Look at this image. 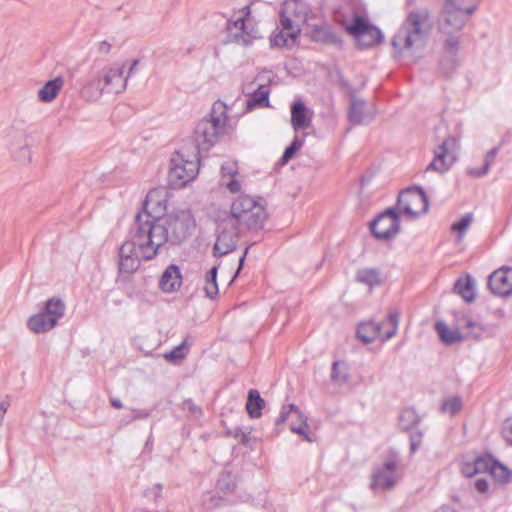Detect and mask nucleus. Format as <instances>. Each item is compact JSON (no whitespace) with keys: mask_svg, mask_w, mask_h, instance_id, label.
Instances as JSON below:
<instances>
[{"mask_svg":"<svg viewBox=\"0 0 512 512\" xmlns=\"http://www.w3.org/2000/svg\"><path fill=\"white\" fill-rule=\"evenodd\" d=\"M124 67V64H114L102 68L96 74L88 75L84 89H95L99 95L103 93L119 94L123 92L127 85V78H124Z\"/></svg>","mask_w":512,"mask_h":512,"instance_id":"obj_6","label":"nucleus"},{"mask_svg":"<svg viewBox=\"0 0 512 512\" xmlns=\"http://www.w3.org/2000/svg\"><path fill=\"white\" fill-rule=\"evenodd\" d=\"M474 487L479 493H486L489 489V483L484 478H478L474 483Z\"/></svg>","mask_w":512,"mask_h":512,"instance_id":"obj_53","label":"nucleus"},{"mask_svg":"<svg viewBox=\"0 0 512 512\" xmlns=\"http://www.w3.org/2000/svg\"><path fill=\"white\" fill-rule=\"evenodd\" d=\"M138 64H139V61H138V60H134V61L131 63L130 67H129V71H128L127 76H124V78H127V79H128V78H129V77L134 73V71L136 70V68H137Z\"/></svg>","mask_w":512,"mask_h":512,"instance_id":"obj_59","label":"nucleus"},{"mask_svg":"<svg viewBox=\"0 0 512 512\" xmlns=\"http://www.w3.org/2000/svg\"><path fill=\"white\" fill-rule=\"evenodd\" d=\"M290 416H295L297 419H302L304 414L294 404L284 405L282 406L279 416L275 421V425L280 426L284 424Z\"/></svg>","mask_w":512,"mask_h":512,"instance_id":"obj_41","label":"nucleus"},{"mask_svg":"<svg viewBox=\"0 0 512 512\" xmlns=\"http://www.w3.org/2000/svg\"><path fill=\"white\" fill-rule=\"evenodd\" d=\"M239 432H240V429H236L235 433H234V437L238 438L239 437Z\"/></svg>","mask_w":512,"mask_h":512,"instance_id":"obj_63","label":"nucleus"},{"mask_svg":"<svg viewBox=\"0 0 512 512\" xmlns=\"http://www.w3.org/2000/svg\"><path fill=\"white\" fill-rule=\"evenodd\" d=\"M499 149H500L499 146H495L492 149H490L485 155L483 166L481 168L469 169V171H468L469 175H471L473 177H477V178L486 175L488 173Z\"/></svg>","mask_w":512,"mask_h":512,"instance_id":"obj_38","label":"nucleus"},{"mask_svg":"<svg viewBox=\"0 0 512 512\" xmlns=\"http://www.w3.org/2000/svg\"><path fill=\"white\" fill-rule=\"evenodd\" d=\"M162 490H163V485L161 483H156L152 488L147 489L145 491L144 495L148 499L157 503L162 499Z\"/></svg>","mask_w":512,"mask_h":512,"instance_id":"obj_49","label":"nucleus"},{"mask_svg":"<svg viewBox=\"0 0 512 512\" xmlns=\"http://www.w3.org/2000/svg\"><path fill=\"white\" fill-rule=\"evenodd\" d=\"M237 167L234 162H226L221 166V180L222 186H225L231 193H237L241 190V184L236 179Z\"/></svg>","mask_w":512,"mask_h":512,"instance_id":"obj_24","label":"nucleus"},{"mask_svg":"<svg viewBox=\"0 0 512 512\" xmlns=\"http://www.w3.org/2000/svg\"><path fill=\"white\" fill-rule=\"evenodd\" d=\"M132 420L147 419L151 416L152 410L132 408Z\"/></svg>","mask_w":512,"mask_h":512,"instance_id":"obj_52","label":"nucleus"},{"mask_svg":"<svg viewBox=\"0 0 512 512\" xmlns=\"http://www.w3.org/2000/svg\"><path fill=\"white\" fill-rule=\"evenodd\" d=\"M456 146V138L449 136L438 145L434 151L433 161L426 167V171L443 173L447 171L455 161L453 150Z\"/></svg>","mask_w":512,"mask_h":512,"instance_id":"obj_14","label":"nucleus"},{"mask_svg":"<svg viewBox=\"0 0 512 512\" xmlns=\"http://www.w3.org/2000/svg\"><path fill=\"white\" fill-rule=\"evenodd\" d=\"M469 15L455 7H448V3L445 2L438 18L439 30L451 37L453 33L460 31L464 27Z\"/></svg>","mask_w":512,"mask_h":512,"instance_id":"obj_13","label":"nucleus"},{"mask_svg":"<svg viewBox=\"0 0 512 512\" xmlns=\"http://www.w3.org/2000/svg\"><path fill=\"white\" fill-rule=\"evenodd\" d=\"M435 330L440 340L446 345L455 344L463 339V336L458 330L449 328L448 325L442 321L435 323Z\"/></svg>","mask_w":512,"mask_h":512,"instance_id":"obj_32","label":"nucleus"},{"mask_svg":"<svg viewBox=\"0 0 512 512\" xmlns=\"http://www.w3.org/2000/svg\"><path fill=\"white\" fill-rule=\"evenodd\" d=\"M298 420L300 421V424L299 425L291 424L290 425V430L293 433H296L298 435L303 436V438L306 441L312 442L313 438L308 433V425H307V418H306V416L304 415V417L302 419H298Z\"/></svg>","mask_w":512,"mask_h":512,"instance_id":"obj_47","label":"nucleus"},{"mask_svg":"<svg viewBox=\"0 0 512 512\" xmlns=\"http://www.w3.org/2000/svg\"><path fill=\"white\" fill-rule=\"evenodd\" d=\"M265 407V401L261 397L259 391L251 389L248 392L246 410L249 416L253 419L259 418L262 415V409Z\"/></svg>","mask_w":512,"mask_h":512,"instance_id":"obj_31","label":"nucleus"},{"mask_svg":"<svg viewBox=\"0 0 512 512\" xmlns=\"http://www.w3.org/2000/svg\"><path fill=\"white\" fill-rule=\"evenodd\" d=\"M250 18L240 16L234 21H229L227 24V30L229 35L233 39L242 45H249L255 36L253 35L254 28L250 27Z\"/></svg>","mask_w":512,"mask_h":512,"instance_id":"obj_17","label":"nucleus"},{"mask_svg":"<svg viewBox=\"0 0 512 512\" xmlns=\"http://www.w3.org/2000/svg\"><path fill=\"white\" fill-rule=\"evenodd\" d=\"M473 220L472 214L467 213L464 216H462L459 220L454 222L451 226L452 231L458 233V238L461 239L465 231L470 226L471 222Z\"/></svg>","mask_w":512,"mask_h":512,"instance_id":"obj_46","label":"nucleus"},{"mask_svg":"<svg viewBox=\"0 0 512 512\" xmlns=\"http://www.w3.org/2000/svg\"><path fill=\"white\" fill-rule=\"evenodd\" d=\"M301 32L299 30L289 31V30H279L278 33L274 34L270 39V44L272 47H287L291 48L296 43L300 36Z\"/></svg>","mask_w":512,"mask_h":512,"instance_id":"obj_29","label":"nucleus"},{"mask_svg":"<svg viewBox=\"0 0 512 512\" xmlns=\"http://www.w3.org/2000/svg\"><path fill=\"white\" fill-rule=\"evenodd\" d=\"M282 9L300 25L307 21L309 8L303 0L288 1L284 4Z\"/></svg>","mask_w":512,"mask_h":512,"instance_id":"obj_26","label":"nucleus"},{"mask_svg":"<svg viewBox=\"0 0 512 512\" xmlns=\"http://www.w3.org/2000/svg\"><path fill=\"white\" fill-rule=\"evenodd\" d=\"M218 267L213 266L205 276L204 291L208 298L214 299L218 295L219 289L217 284Z\"/></svg>","mask_w":512,"mask_h":512,"instance_id":"obj_37","label":"nucleus"},{"mask_svg":"<svg viewBox=\"0 0 512 512\" xmlns=\"http://www.w3.org/2000/svg\"><path fill=\"white\" fill-rule=\"evenodd\" d=\"M435 512H457V511L454 507L444 504V505L440 506Z\"/></svg>","mask_w":512,"mask_h":512,"instance_id":"obj_58","label":"nucleus"},{"mask_svg":"<svg viewBox=\"0 0 512 512\" xmlns=\"http://www.w3.org/2000/svg\"><path fill=\"white\" fill-rule=\"evenodd\" d=\"M397 211L418 216L428 211V197L422 187L414 186L401 191L397 199Z\"/></svg>","mask_w":512,"mask_h":512,"instance_id":"obj_10","label":"nucleus"},{"mask_svg":"<svg viewBox=\"0 0 512 512\" xmlns=\"http://www.w3.org/2000/svg\"><path fill=\"white\" fill-rule=\"evenodd\" d=\"M150 194L146 196L142 209L136 214L140 237L145 240L148 247V257H154L158 249L166 242L173 245L180 244L188 238L195 228V220L190 211L182 210L166 218L153 215L150 210Z\"/></svg>","mask_w":512,"mask_h":512,"instance_id":"obj_2","label":"nucleus"},{"mask_svg":"<svg viewBox=\"0 0 512 512\" xmlns=\"http://www.w3.org/2000/svg\"><path fill=\"white\" fill-rule=\"evenodd\" d=\"M331 380L333 382H338V383H343L347 380L346 372H341V370H340V362L339 361H334L332 364Z\"/></svg>","mask_w":512,"mask_h":512,"instance_id":"obj_50","label":"nucleus"},{"mask_svg":"<svg viewBox=\"0 0 512 512\" xmlns=\"http://www.w3.org/2000/svg\"><path fill=\"white\" fill-rule=\"evenodd\" d=\"M194 343V339L187 335L185 339L171 351L164 353L163 357L169 363L179 364L188 355L189 349Z\"/></svg>","mask_w":512,"mask_h":512,"instance_id":"obj_27","label":"nucleus"},{"mask_svg":"<svg viewBox=\"0 0 512 512\" xmlns=\"http://www.w3.org/2000/svg\"><path fill=\"white\" fill-rule=\"evenodd\" d=\"M304 145V139L295 136L292 142L287 146L282 154L281 162L286 164L289 160H291L294 155L302 148Z\"/></svg>","mask_w":512,"mask_h":512,"instance_id":"obj_44","label":"nucleus"},{"mask_svg":"<svg viewBox=\"0 0 512 512\" xmlns=\"http://www.w3.org/2000/svg\"><path fill=\"white\" fill-rule=\"evenodd\" d=\"M459 325L461 328L467 330L468 336L473 338H480L484 331L482 325L473 320L470 316H463L459 319Z\"/></svg>","mask_w":512,"mask_h":512,"instance_id":"obj_40","label":"nucleus"},{"mask_svg":"<svg viewBox=\"0 0 512 512\" xmlns=\"http://www.w3.org/2000/svg\"><path fill=\"white\" fill-rule=\"evenodd\" d=\"M462 473L466 477H472V476L478 474L477 468L475 467L474 462L473 463H465L462 468Z\"/></svg>","mask_w":512,"mask_h":512,"instance_id":"obj_54","label":"nucleus"},{"mask_svg":"<svg viewBox=\"0 0 512 512\" xmlns=\"http://www.w3.org/2000/svg\"><path fill=\"white\" fill-rule=\"evenodd\" d=\"M65 303L60 298H50L44 303V308L32 315L27 325L34 333H46L53 329L65 314Z\"/></svg>","mask_w":512,"mask_h":512,"instance_id":"obj_7","label":"nucleus"},{"mask_svg":"<svg viewBox=\"0 0 512 512\" xmlns=\"http://www.w3.org/2000/svg\"><path fill=\"white\" fill-rule=\"evenodd\" d=\"M383 323L376 321H367L361 323L357 328V337L364 343H372L376 338L382 336Z\"/></svg>","mask_w":512,"mask_h":512,"instance_id":"obj_25","label":"nucleus"},{"mask_svg":"<svg viewBox=\"0 0 512 512\" xmlns=\"http://www.w3.org/2000/svg\"><path fill=\"white\" fill-rule=\"evenodd\" d=\"M481 0H446L448 7H455L466 14H472L478 7Z\"/></svg>","mask_w":512,"mask_h":512,"instance_id":"obj_42","label":"nucleus"},{"mask_svg":"<svg viewBox=\"0 0 512 512\" xmlns=\"http://www.w3.org/2000/svg\"><path fill=\"white\" fill-rule=\"evenodd\" d=\"M110 404L115 409H122L123 408V403L118 398H110Z\"/></svg>","mask_w":512,"mask_h":512,"instance_id":"obj_57","label":"nucleus"},{"mask_svg":"<svg viewBox=\"0 0 512 512\" xmlns=\"http://www.w3.org/2000/svg\"><path fill=\"white\" fill-rule=\"evenodd\" d=\"M501 435L504 440L512 446V417L507 418L501 428Z\"/></svg>","mask_w":512,"mask_h":512,"instance_id":"obj_51","label":"nucleus"},{"mask_svg":"<svg viewBox=\"0 0 512 512\" xmlns=\"http://www.w3.org/2000/svg\"><path fill=\"white\" fill-rule=\"evenodd\" d=\"M375 116V111L367 109L366 102L362 99L350 97V106L348 110L349 121L354 125L369 124Z\"/></svg>","mask_w":512,"mask_h":512,"instance_id":"obj_19","label":"nucleus"},{"mask_svg":"<svg viewBox=\"0 0 512 512\" xmlns=\"http://www.w3.org/2000/svg\"><path fill=\"white\" fill-rule=\"evenodd\" d=\"M138 223L135 221L131 230V240L124 242L119 248V273L132 274L140 266V260H151L148 257L149 249L145 240L147 237H138Z\"/></svg>","mask_w":512,"mask_h":512,"instance_id":"obj_5","label":"nucleus"},{"mask_svg":"<svg viewBox=\"0 0 512 512\" xmlns=\"http://www.w3.org/2000/svg\"><path fill=\"white\" fill-rule=\"evenodd\" d=\"M227 106L218 100L208 115L195 126L193 137L183 141L170 160L169 179L178 186L193 180L200 168V156L208 152L226 133Z\"/></svg>","mask_w":512,"mask_h":512,"instance_id":"obj_1","label":"nucleus"},{"mask_svg":"<svg viewBox=\"0 0 512 512\" xmlns=\"http://www.w3.org/2000/svg\"><path fill=\"white\" fill-rule=\"evenodd\" d=\"M182 284V275L177 265H169L162 273L159 280V287L165 293L177 291Z\"/></svg>","mask_w":512,"mask_h":512,"instance_id":"obj_22","label":"nucleus"},{"mask_svg":"<svg viewBox=\"0 0 512 512\" xmlns=\"http://www.w3.org/2000/svg\"><path fill=\"white\" fill-rule=\"evenodd\" d=\"M220 227L221 231L213 247V255L215 257H222L233 252L236 249L238 238L244 233L231 228V226H226L225 220L221 223Z\"/></svg>","mask_w":512,"mask_h":512,"instance_id":"obj_15","label":"nucleus"},{"mask_svg":"<svg viewBox=\"0 0 512 512\" xmlns=\"http://www.w3.org/2000/svg\"><path fill=\"white\" fill-rule=\"evenodd\" d=\"M63 86L62 77H55L47 81L38 91V98L44 102L49 103L53 101Z\"/></svg>","mask_w":512,"mask_h":512,"instance_id":"obj_28","label":"nucleus"},{"mask_svg":"<svg viewBox=\"0 0 512 512\" xmlns=\"http://www.w3.org/2000/svg\"><path fill=\"white\" fill-rule=\"evenodd\" d=\"M346 31L354 37L360 49H368L380 44L384 40L382 31L371 24L369 20L355 13L352 20L345 27Z\"/></svg>","mask_w":512,"mask_h":512,"instance_id":"obj_8","label":"nucleus"},{"mask_svg":"<svg viewBox=\"0 0 512 512\" xmlns=\"http://www.w3.org/2000/svg\"><path fill=\"white\" fill-rule=\"evenodd\" d=\"M182 410L188 411L194 419H199L203 415V410L196 405L191 398L185 399L181 405Z\"/></svg>","mask_w":512,"mask_h":512,"instance_id":"obj_48","label":"nucleus"},{"mask_svg":"<svg viewBox=\"0 0 512 512\" xmlns=\"http://www.w3.org/2000/svg\"><path fill=\"white\" fill-rule=\"evenodd\" d=\"M307 34L313 42L332 45L341 44V38L339 35L336 34L332 30L331 26L326 23L309 25V31Z\"/></svg>","mask_w":512,"mask_h":512,"instance_id":"obj_21","label":"nucleus"},{"mask_svg":"<svg viewBox=\"0 0 512 512\" xmlns=\"http://www.w3.org/2000/svg\"><path fill=\"white\" fill-rule=\"evenodd\" d=\"M455 290L468 303L475 299L474 281L470 276H467L465 280L459 279L455 283Z\"/></svg>","mask_w":512,"mask_h":512,"instance_id":"obj_36","label":"nucleus"},{"mask_svg":"<svg viewBox=\"0 0 512 512\" xmlns=\"http://www.w3.org/2000/svg\"><path fill=\"white\" fill-rule=\"evenodd\" d=\"M133 421H134V420H132V416H131V417H129V418H123V419L121 420V422H120V423H121V425H123V426H127V425H129L130 423H132Z\"/></svg>","mask_w":512,"mask_h":512,"instance_id":"obj_60","label":"nucleus"},{"mask_svg":"<svg viewBox=\"0 0 512 512\" xmlns=\"http://www.w3.org/2000/svg\"><path fill=\"white\" fill-rule=\"evenodd\" d=\"M356 280L371 288L378 286L381 284L380 271L378 268L359 269L356 273Z\"/></svg>","mask_w":512,"mask_h":512,"instance_id":"obj_34","label":"nucleus"},{"mask_svg":"<svg viewBox=\"0 0 512 512\" xmlns=\"http://www.w3.org/2000/svg\"><path fill=\"white\" fill-rule=\"evenodd\" d=\"M463 402L461 397L452 396L445 399L441 404V411L449 413L451 416L457 414L462 408Z\"/></svg>","mask_w":512,"mask_h":512,"instance_id":"obj_43","label":"nucleus"},{"mask_svg":"<svg viewBox=\"0 0 512 512\" xmlns=\"http://www.w3.org/2000/svg\"><path fill=\"white\" fill-rule=\"evenodd\" d=\"M279 23L281 26L280 30H289L301 32V25L297 23L287 12L281 9L279 14Z\"/></svg>","mask_w":512,"mask_h":512,"instance_id":"obj_45","label":"nucleus"},{"mask_svg":"<svg viewBox=\"0 0 512 512\" xmlns=\"http://www.w3.org/2000/svg\"><path fill=\"white\" fill-rule=\"evenodd\" d=\"M432 30V21L426 8L412 10L408 13L391 44L395 52L401 54L406 50L423 48Z\"/></svg>","mask_w":512,"mask_h":512,"instance_id":"obj_3","label":"nucleus"},{"mask_svg":"<svg viewBox=\"0 0 512 512\" xmlns=\"http://www.w3.org/2000/svg\"><path fill=\"white\" fill-rule=\"evenodd\" d=\"M399 426L409 434L410 452L414 454L421 446L423 432L418 428L421 417L412 407L405 408L399 414Z\"/></svg>","mask_w":512,"mask_h":512,"instance_id":"obj_12","label":"nucleus"},{"mask_svg":"<svg viewBox=\"0 0 512 512\" xmlns=\"http://www.w3.org/2000/svg\"><path fill=\"white\" fill-rule=\"evenodd\" d=\"M262 200L249 195L238 196L232 202L230 215L225 219L226 226L244 233L261 230L268 217Z\"/></svg>","mask_w":512,"mask_h":512,"instance_id":"obj_4","label":"nucleus"},{"mask_svg":"<svg viewBox=\"0 0 512 512\" xmlns=\"http://www.w3.org/2000/svg\"><path fill=\"white\" fill-rule=\"evenodd\" d=\"M291 124L296 132L308 128L311 124V117L308 116L307 108L300 99L291 105Z\"/></svg>","mask_w":512,"mask_h":512,"instance_id":"obj_23","label":"nucleus"},{"mask_svg":"<svg viewBox=\"0 0 512 512\" xmlns=\"http://www.w3.org/2000/svg\"><path fill=\"white\" fill-rule=\"evenodd\" d=\"M249 248H250V246H247V247L245 248V250H244L243 254L241 255V257L239 258V265H238V268H237V271H236L235 276H236V275H238V274H239V272H240V270L242 269L243 264H244V261H245V258H246V256H247L248 251H249Z\"/></svg>","mask_w":512,"mask_h":512,"instance_id":"obj_56","label":"nucleus"},{"mask_svg":"<svg viewBox=\"0 0 512 512\" xmlns=\"http://www.w3.org/2000/svg\"><path fill=\"white\" fill-rule=\"evenodd\" d=\"M9 406V403L7 402H4L2 401V406H1V409H2V416L5 414V412L7 411V408Z\"/></svg>","mask_w":512,"mask_h":512,"instance_id":"obj_61","label":"nucleus"},{"mask_svg":"<svg viewBox=\"0 0 512 512\" xmlns=\"http://www.w3.org/2000/svg\"><path fill=\"white\" fill-rule=\"evenodd\" d=\"M236 487V478L229 471H223L217 480L216 488L223 494H229L234 491Z\"/></svg>","mask_w":512,"mask_h":512,"instance_id":"obj_39","label":"nucleus"},{"mask_svg":"<svg viewBox=\"0 0 512 512\" xmlns=\"http://www.w3.org/2000/svg\"><path fill=\"white\" fill-rule=\"evenodd\" d=\"M488 287L494 295L509 296L512 293V267L503 266L495 270L488 278Z\"/></svg>","mask_w":512,"mask_h":512,"instance_id":"obj_16","label":"nucleus"},{"mask_svg":"<svg viewBox=\"0 0 512 512\" xmlns=\"http://www.w3.org/2000/svg\"><path fill=\"white\" fill-rule=\"evenodd\" d=\"M475 467L477 468L478 474L490 473L495 477L502 478L503 481H507L510 477L509 470L490 455L480 456L474 460Z\"/></svg>","mask_w":512,"mask_h":512,"instance_id":"obj_20","label":"nucleus"},{"mask_svg":"<svg viewBox=\"0 0 512 512\" xmlns=\"http://www.w3.org/2000/svg\"><path fill=\"white\" fill-rule=\"evenodd\" d=\"M241 436H242L241 441L244 443L247 435L245 433L241 432Z\"/></svg>","mask_w":512,"mask_h":512,"instance_id":"obj_62","label":"nucleus"},{"mask_svg":"<svg viewBox=\"0 0 512 512\" xmlns=\"http://www.w3.org/2000/svg\"><path fill=\"white\" fill-rule=\"evenodd\" d=\"M400 314L401 313L398 309H390L387 314L386 320L381 321V323H383V328L387 327L385 331L382 330L381 340L383 342L390 340L397 334L400 321Z\"/></svg>","mask_w":512,"mask_h":512,"instance_id":"obj_30","label":"nucleus"},{"mask_svg":"<svg viewBox=\"0 0 512 512\" xmlns=\"http://www.w3.org/2000/svg\"><path fill=\"white\" fill-rule=\"evenodd\" d=\"M373 237L377 240L393 239L400 230V216L397 208L389 207L379 213L369 224Z\"/></svg>","mask_w":512,"mask_h":512,"instance_id":"obj_9","label":"nucleus"},{"mask_svg":"<svg viewBox=\"0 0 512 512\" xmlns=\"http://www.w3.org/2000/svg\"><path fill=\"white\" fill-rule=\"evenodd\" d=\"M400 478L398 460L396 456H393L374 468L370 488L375 492L388 491L395 487Z\"/></svg>","mask_w":512,"mask_h":512,"instance_id":"obj_11","label":"nucleus"},{"mask_svg":"<svg viewBox=\"0 0 512 512\" xmlns=\"http://www.w3.org/2000/svg\"><path fill=\"white\" fill-rule=\"evenodd\" d=\"M460 45L459 36L448 37L444 41V54L440 60L441 70L446 74H451L458 66V51Z\"/></svg>","mask_w":512,"mask_h":512,"instance_id":"obj_18","label":"nucleus"},{"mask_svg":"<svg viewBox=\"0 0 512 512\" xmlns=\"http://www.w3.org/2000/svg\"><path fill=\"white\" fill-rule=\"evenodd\" d=\"M269 93L270 91L264 85H260L247 100V109L252 110L256 107H268Z\"/></svg>","mask_w":512,"mask_h":512,"instance_id":"obj_35","label":"nucleus"},{"mask_svg":"<svg viewBox=\"0 0 512 512\" xmlns=\"http://www.w3.org/2000/svg\"><path fill=\"white\" fill-rule=\"evenodd\" d=\"M110 49H111V45L107 41H102L98 47L99 52L102 54H108L110 52Z\"/></svg>","mask_w":512,"mask_h":512,"instance_id":"obj_55","label":"nucleus"},{"mask_svg":"<svg viewBox=\"0 0 512 512\" xmlns=\"http://www.w3.org/2000/svg\"><path fill=\"white\" fill-rule=\"evenodd\" d=\"M19 143L12 144L10 147L12 156L15 160L20 163L26 164L31 162V152L28 146V142L26 141V137L24 133L19 134Z\"/></svg>","mask_w":512,"mask_h":512,"instance_id":"obj_33","label":"nucleus"}]
</instances>
